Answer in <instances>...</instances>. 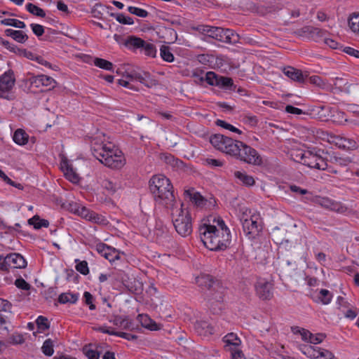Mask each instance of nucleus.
Returning a JSON list of instances; mask_svg holds the SVG:
<instances>
[{"mask_svg":"<svg viewBox=\"0 0 359 359\" xmlns=\"http://www.w3.org/2000/svg\"><path fill=\"white\" fill-rule=\"evenodd\" d=\"M141 48H143L144 54L151 57H155L156 55V49L155 46L151 43H147L144 41V45Z\"/></svg>","mask_w":359,"mask_h":359,"instance_id":"nucleus-45","label":"nucleus"},{"mask_svg":"<svg viewBox=\"0 0 359 359\" xmlns=\"http://www.w3.org/2000/svg\"><path fill=\"white\" fill-rule=\"evenodd\" d=\"M292 330L294 333L299 332L304 341L309 342L310 341L312 333H311L309 330H306L305 329L300 330L298 327L293 328Z\"/></svg>","mask_w":359,"mask_h":359,"instance_id":"nucleus-55","label":"nucleus"},{"mask_svg":"<svg viewBox=\"0 0 359 359\" xmlns=\"http://www.w3.org/2000/svg\"><path fill=\"white\" fill-rule=\"evenodd\" d=\"M233 86V79L229 77H225L222 76H219L218 78V84L217 86L221 88H226L229 89H231V87Z\"/></svg>","mask_w":359,"mask_h":359,"instance_id":"nucleus-44","label":"nucleus"},{"mask_svg":"<svg viewBox=\"0 0 359 359\" xmlns=\"http://www.w3.org/2000/svg\"><path fill=\"white\" fill-rule=\"evenodd\" d=\"M26 9L34 15L41 18H44L46 16V13L42 8L32 3H29L26 5Z\"/></svg>","mask_w":359,"mask_h":359,"instance_id":"nucleus-36","label":"nucleus"},{"mask_svg":"<svg viewBox=\"0 0 359 359\" xmlns=\"http://www.w3.org/2000/svg\"><path fill=\"white\" fill-rule=\"evenodd\" d=\"M234 176L246 186H252L255 184L254 178L245 172H242L241 171H236L234 172Z\"/></svg>","mask_w":359,"mask_h":359,"instance_id":"nucleus-32","label":"nucleus"},{"mask_svg":"<svg viewBox=\"0 0 359 359\" xmlns=\"http://www.w3.org/2000/svg\"><path fill=\"white\" fill-rule=\"evenodd\" d=\"M297 33L301 36L307 37L315 41H319L325 34V31L312 26H304L298 29Z\"/></svg>","mask_w":359,"mask_h":359,"instance_id":"nucleus-15","label":"nucleus"},{"mask_svg":"<svg viewBox=\"0 0 359 359\" xmlns=\"http://www.w3.org/2000/svg\"><path fill=\"white\" fill-rule=\"evenodd\" d=\"M194 328L199 335L208 336L215 332L214 327L206 320H197L194 324Z\"/></svg>","mask_w":359,"mask_h":359,"instance_id":"nucleus-20","label":"nucleus"},{"mask_svg":"<svg viewBox=\"0 0 359 359\" xmlns=\"http://www.w3.org/2000/svg\"><path fill=\"white\" fill-rule=\"evenodd\" d=\"M223 341L226 346H233L231 348H237L241 344V339L238 336L233 333H229L223 337Z\"/></svg>","mask_w":359,"mask_h":359,"instance_id":"nucleus-28","label":"nucleus"},{"mask_svg":"<svg viewBox=\"0 0 359 359\" xmlns=\"http://www.w3.org/2000/svg\"><path fill=\"white\" fill-rule=\"evenodd\" d=\"M257 295L262 300L270 299L273 297V283L264 278L257 279L255 285Z\"/></svg>","mask_w":359,"mask_h":359,"instance_id":"nucleus-12","label":"nucleus"},{"mask_svg":"<svg viewBox=\"0 0 359 359\" xmlns=\"http://www.w3.org/2000/svg\"><path fill=\"white\" fill-rule=\"evenodd\" d=\"M27 266V262L19 253L7 255L4 261L0 263L1 271H8L9 268L24 269Z\"/></svg>","mask_w":359,"mask_h":359,"instance_id":"nucleus-11","label":"nucleus"},{"mask_svg":"<svg viewBox=\"0 0 359 359\" xmlns=\"http://www.w3.org/2000/svg\"><path fill=\"white\" fill-rule=\"evenodd\" d=\"M15 285L21 290H29L31 287V285L26 282L22 278H17L15 281Z\"/></svg>","mask_w":359,"mask_h":359,"instance_id":"nucleus-57","label":"nucleus"},{"mask_svg":"<svg viewBox=\"0 0 359 359\" xmlns=\"http://www.w3.org/2000/svg\"><path fill=\"white\" fill-rule=\"evenodd\" d=\"M325 338V334L318 333L315 335L312 334L309 342L311 344H317L322 342Z\"/></svg>","mask_w":359,"mask_h":359,"instance_id":"nucleus-63","label":"nucleus"},{"mask_svg":"<svg viewBox=\"0 0 359 359\" xmlns=\"http://www.w3.org/2000/svg\"><path fill=\"white\" fill-rule=\"evenodd\" d=\"M182 204L180 208L177 204L170 208L173 226L176 231L182 236L186 237L192 232L191 218L189 212L182 209Z\"/></svg>","mask_w":359,"mask_h":359,"instance_id":"nucleus-5","label":"nucleus"},{"mask_svg":"<svg viewBox=\"0 0 359 359\" xmlns=\"http://www.w3.org/2000/svg\"><path fill=\"white\" fill-rule=\"evenodd\" d=\"M332 297V294L328 290L321 289L318 293L316 302L327 305L331 302Z\"/></svg>","mask_w":359,"mask_h":359,"instance_id":"nucleus-26","label":"nucleus"},{"mask_svg":"<svg viewBox=\"0 0 359 359\" xmlns=\"http://www.w3.org/2000/svg\"><path fill=\"white\" fill-rule=\"evenodd\" d=\"M310 82L323 89L330 90V84L327 83L321 77L312 76L310 77Z\"/></svg>","mask_w":359,"mask_h":359,"instance_id":"nucleus-42","label":"nucleus"},{"mask_svg":"<svg viewBox=\"0 0 359 359\" xmlns=\"http://www.w3.org/2000/svg\"><path fill=\"white\" fill-rule=\"evenodd\" d=\"M94 65L101 69L113 71V64L107 60L96 57L94 60Z\"/></svg>","mask_w":359,"mask_h":359,"instance_id":"nucleus-39","label":"nucleus"},{"mask_svg":"<svg viewBox=\"0 0 359 359\" xmlns=\"http://www.w3.org/2000/svg\"><path fill=\"white\" fill-rule=\"evenodd\" d=\"M95 249L99 254L103 256L110 262L120 259L119 252L116 249L108 246L103 243H99L95 245Z\"/></svg>","mask_w":359,"mask_h":359,"instance_id":"nucleus-17","label":"nucleus"},{"mask_svg":"<svg viewBox=\"0 0 359 359\" xmlns=\"http://www.w3.org/2000/svg\"><path fill=\"white\" fill-rule=\"evenodd\" d=\"M203 163L211 167H221L223 165L222 161L210 158H205L203 160Z\"/></svg>","mask_w":359,"mask_h":359,"instance_id":"nucleus-61","label":"nucleus"},{"mask_svg":"<svg viewBox=\"0 0 359 359\" xmlns=\"http://www.w3.org/2000/svg\"><path fill=\"white\" fill-rule=\"evenodd\" d=\"M126 72V79L129 80H137L145 86L151 88L155 84V80L151 78L150 74L140 69H132L131 71Z\"/></svg>","mask_w":359,"mask_h":359,"instance_id":"nucleus-13","label":"nucleus"},{"mask_svg":"<svg viewBox=\"0 0 359 359\" xmlns=\"http://www.w3.org/2000/svg\"><path fill=\"white\" fill-rule=\"evenodd\" d=\"M79 297L78 293L64 292L60 294L58 302L60 304H76Z\"/></svg>","mask_w":359,"mask_h":359,"instance_id":"nucleus-27","label":"nucleus"},{"mask_svg":"<svg viewBox=\"0 0 359 359\" xmlns=\"http://www.w3.org/2000/svg\"><path fill=\"white\" fill-rule=\"evenodd\" d=\"M15 79L13 72L9 70L0 76V97L11 100V91L14 87Z\"/></svg>","mask_w":359,"mask_h":359,"instance_id":"nucleus-10","label":"nucleus"},{"mask_svg":"<svg viewBox=\"0 0 359 359\" xmlns=\"http://www.w3.org/2000/svg\"><path fill=\"white\" fill-rule=\"evenodd\" d=\"M243 229L249 239L255 238L262 231V222L258 215H252L250 217L243 215L241 218Z\"/></svg>","mask_w":359,"mask_h":359,"instance_id":"nucleus-9","label":"nucleus"},{"mask_svg":"<svg viewBox=\"0 0 359 359\" xmlns=\"http://www.w3.org/2000/svg\"><path fill=\"white\" fill-rule=\"evenodd\" d=\"M330 143L334 144L340 149L353 150L357 149V142L351 138H347L341 135H337L332 133Z\"/></svg>","mask_w":359,"mask_h":359,"instance_id":"nucleus-14","label":"nucleus"},{"mask_svg":"<svg viewBox=\"0 0 359 359\" xmlns=\"http://www.w3.org/2000/svg\"><path fill=\"white\" fill-rule=\"evenodd\" d=\"M285 76L293 81L303 82L304 81V76L301 70L295 69L292 67H287L283 69Z\"/></svg>","mask_w":359,"mask_h":359,"instance_id":"nucleus-22","label":"nucleus"},{"mask_svg":"<svg viewBox=\"0 0 359 359\" xmlns=\"http://www.w3.org/2000/svg\"><path fill=\"white\" fill-rule=\"evenodd\" d=\"M222 39H224L221 41L222 42L233 43L238 41V34H234L233 30L229 29H223V33H222Z\"/></svg>","mask_w":359,"mask_h":359,"instance_id":"nucleus-33","label":"nucleus"},{"mask_svg":"<svg viewBox=\"0 0 359 359\" xmlns=\"http://www.w3.org/2000/svg\"><path fill=\"white\" fill-rule=\"evenodd\" d=\"M77 212L81 217L93 223L98 224H107V221L104 216L99 215L92 210H90L86 207H81L79 208L77 210Z\"/></svg>","mask_w":359,"mask_h":359,"instance_id":"nucleus-16","label":"nucleus"},{"mask_svg":"<svg viewBox=\"0 0 359 359\" xmlns=\"http://www.w3.org/2000/svg\"><path fill=\"white\" fill-rule=\"evenodd\" d=\"M28 223L34 226L36 229H39L41 227L47 228L49 226V222L44 219H40L39 216L34 215L33 217L28 220Z\"/></svg>","mask_w":359,"mask_h":359,"instance_id":"nucleus-31","label":"nucleus"},{"mask_svg":"<svg viewBox=\"0 0 359 359\" xmlns=\"http://www.w3.org/2000/svg\"><path fill=\"white\" fill-rule=\"evenodd\" d=\"M216 124H217V126H220L222 128H224L225 129L229 130L231 132H234V133H236L238 134H241L242 133V131L241 130H239L238 128L234 127L233 126L226 123L224 121L218 119L216 121Z\"/></svg>","mask_w":359,"mask_h":359,"instance_id":"nucleus-50","label":"nucleus"},{"mask_svg":"<svg viewBox=\"0 0 359 359\" xmlns=\"http://www.w3.org/2000/svg\"><path fill=\"white\" fill-rule=\"evenodd\" d=\"M28 81H29L31 86L36 87V88H40V87L43 86V83H42L41 75L32 76L29 79Z\"/></svg>","mask_w":359,"mask_h":359,"instance_id":"nucleus-58","label":"nucleus"},{"mask_svg":"<svg viewBox=\"0 0 359 359\" xmlns=\"http://www.w3.org/2000/svg\"><path fill=\"white\" fill-rule=\"evenodd\" d=\"M37 327L41 331H45L50 327L47 318L40 316L36 320Z\"/></svg>","mask_w":359,"mask_h":359,"instance_id":"nucleus-51","label":"nucleus"},{"mask_svg":"<svg viewBox=\"0 0 359 359\" xmlns=\"http://www.w3.org/2000/svg\"><path fill=\"white\" fill-rule=\"evenodd\" d=\"M330 210L338 213H344L347 211L348 208L341 202L332 201Z\"/></svg>","mask_w":359,"mask_h":359,"instance_id":"nucleus-49","label":"nucleus"},{"mask_svg":"<svg viewBox=\"0 0 359 359\" xmlns=\"http://www.w3.org/2000/svg\"><path fill=\"white\" fill-rule=\"evenodd\" d=\"M43 86L48 87L49 89L53 88L56 85V81L50 76L43 74L41 75Z\"/></svg>","mask_w":359,"mask_h":359,"instance_id":"nucleus-54","label":"nucleus"},{"mask_svg":"<svg viewBox=\"0 0 359 359\" xmlns=\"http://www.w3.org/2000/svg\"><path fill=\"white\" fill-rule=\"evenodd\" d=\"M330 162L332 163L339 165L340 166H346L352 162V160L348 156H341L337 154H332L330 156Z\"/></svg>","mask_w":359,"mask_h":359,"instance_id":"nucleus-30","label":"nucleus"},{"mask_svg":"<svg viewBox=\"0 0 359 359\" xmlns=\"http://www.w3.org/2000/svg\"><path fill=\"white\" fill-rule=\"evenodd\" d=\"M219 75L216 74L214 72H208L205 74V81L210 86H215L218 84Z\"/></svg>","mask_w":359,"mask_h":359,"instance_id":"nucleus-48","label":"nucleus"},{"mask_svg":"<svg viewBox=\"0 0 359 359\" xmlns=\"http://www.w3.org/2000/svg\"><path fill=\"white\" fill-rule=\"evenodd\" d=\"M2 44L8 49L11 52L20 55L22 48H18L17 46L11 43L8 41L2 40Z\"/></svg>","mask_w":359,"mask_h":359,"instance_id":"nucleus-59","label":"nucleus"},{"mask_svg":"<svg viewBox=\"0 0 359 359\" xmlns=\"http://www.w3.org/2000/svg\"><path fill=\"white\" fill-rule=\"evenodd\" d=\"M332 85H330V90L344 92L353 95L352 88L355 83H348L345 78L336 77L332 79Z\"/></svg>","mask_w":359,"mask_h":359,"instance_id":"nucleus-18","label":"nucleus"},{"mask_svg":"<svg viewBox=\"0 0 359 359\" xmlns=\"http://www.w3.org/2000/svg\"><path fill=\"white\" fill-rule=\"evenodd\" d=\"M14 142L18 145H25L28 142L29 135L22 129H17L13 135Z\"/></svg>","mask_w":359,"mask_h":359,"instance_id":"nucleus-24","label":"nucleus"},{"mask_svg":"<svg viewBox=\"0 0 359 359\" xmlns=\"http://www.w3.org/2000/svg\"><path fill=\"white\" fill-rule=\"evenodd\" d=\"M137 319L142 326L151 331H156L161 329V325L157 324L147 314H139Z\"/></svg>","mask_w":359,"mask_h":359,"instance_id":"nucleus-21","label":"nucleus"},{"mask_svg":"<svg viewBox=\"0 0 359 359\" xmlns=\"http://www.w3.org/2000/svg\"><path fill=\"white\" fill-rule=\"evenodd\" d=\"M185 194L189 196L190 200L197 206H203L205 204L204 198L198 192H194V190H187Z\"/></svg>","mask_w":359,"mask_h":359,"instance_id":"nucleus-29","label":"nucleus"},{"mask_svg":"<svg viewBox=\"0 0 359 359\" xmlns=\"http://www.w3.org/2000/svg\"><path fill=\"white\" fill-rule=\"evenodd\" d=\"M93 155L103 165L112 169H121L126 164L123 152L111 143L92 142Z\"/></svg>","mask_w":359,"mask_h":359,"instance_id":"nucleus-2","label":"nucleus"},{"mask_svg":"<svg viewBox=\"0 0 359 359\" xmlns=\"http://www.w3.org/2000/svg\"><path fill=\"white\" fill-rule=\"evenodd\" d=\"M222 33H223V29L217 27H210L209 37L215 39L219 41H223Z\"/></svg>","mask_w":359,"mask_h":359,"instance_id":"nucleus-46","label":"nucleus"},{"mask_svg":"<svg viewBox=\"0 0 359 359\" xmlns=\"http://www.w3.org/2000/svg\"><path fill=\"white\" fill-rule=\"evenodd\" d=\"M236 151L231 154L232 156L236 157L240 161L248 164L254 165H262V158L254 148L238 140L236 141Z\"/></svg>","mask_w":359,"mask_h":359,"instance_id":"nucleus-7","label":"nucleus"},{"mask_svg":"<svg viewBox=\"0 0 359 359\" xmlns=\"http://www.w3.org/2000/svg\"><path fill=\"white\" fill-rule=\"evenodd\" d=\"M30 27H32V29L34 32V34L39 37L41 36L44 33V28L42 25L39 24H34L32 23L30 25Z\"/></svg>","mask_w":359,"mask_h":359,"instance_id":"nucleus-60","label":"nucleus"},{"mask_svg":"<svg viewBox=\"0 0 359 359\" xmlns=\"http://www.w3.org/2000/svg\"><path fill=\"white\" fill-rule=\"evenodd\" d=\"M320 150L316 151H296L294 154H292L294 156V161L302 163L311 168L325 170L327 168V163L325 159L321 156Z\"/></svg>","mask_w":359,"mask_h":359,"instance_id":"nucleus-6","label":"nucleus"},{"mask_svg":"<svg viewBox=\"0 0 359 359\" xmlns=\"http://www.w3.org/2000/svg\"><path fill=\"white\" fill-rule=\"evenodd\" d=\"M232 359H245L244 354L241 350L237 348H231Z\"/></svg>","mask_w":359,"mask_h":359,"instance_id":"nucleus-64","label":"nucleus"},{"mask_svg":"<svg viewBox=\"0 0 359 359\" xmlns=\"http://www.w3.org/2000/svg\"><path fill=\"white\" fill-rule=\"evenodd\" d=\"M196 283L201 287L207 289L205 297L208 301L215 300L217 302L223 301L224 287L221 282L208 274H201L196 279Z\"/></svg>","mask_w":359,"mask_h":359,"instance_id":"nucleus-4","label":"nucleus"},{"mask_svg":"<svg viewBox=\"0 0 359 359\" xmlns=\"http://www.w3.org/2000/svg\"><path fill=\"white\" fill-rule=\"evenodd\" d=\"M198 233L203 245L212 251L224 250L231 242L230 231L219 217L210 216L203 219Z\"/></svg>","mask_w":359,"mask_h":359,"instance_id":"nucleus-1","label":"nucleus"},{"mask_svg":"<svg viewBox=\"0 0 359 359\" xmlns=\"http://www.w3.org/2000/svg\"><path fill=\"white\" fill-rule=\"evenodd\" d=\"M111 16L114 17L116 20L123 25H133L134 20L130 16H126L123 13H111Z\"/></svg>","mask_w":359,"mask_h":359,"instance_id":"nucleus-40","label":"nucleus"},{"mask_svg":"<svg viewBox=\"0 0 359 359\" xmlns=\"http://www.w3.org/2000/svg\"><path fill=\"white\" fill-rule=\"evenodd\" d=\"M43 353L46 356H51L54 353L53 341L50 339H47L41 347Z\"/></svg>","mask_w":359,"mask_h":359,"instance_id":"nucleus-41","label":"nucleus"},{"mask_svg":"<svg viewBox=\"0 0 359 359\" xmlns=\"http://www.w3.org/2000/svg\"><path fill=\"white\" fill-rule=\"evenodd\" d=\"M236 141L220 134L212 135L210 137V142L215 149L230 156L236 151Z\"/></svg>","mask_w":359,"mask_h":359,"instance_id":"nucleus-8","label":"nucleus"},{"mask_svg":"<svg viewBox=\"0 0 359 359\" xmlns=\"http://www.w3.org/2000/svg\"><path fill=\"white\" fill-rule=\"evenodd\" d=\"M160 55L162 59L168 62H171L174 60V55L170 51V47L163 45L160 48Z\"/></svg>","mask_w":359,"mask_h":359,"instance_id":"nucleus-35","label":"nucleus"},{"mask_svg":"<svg viewBox=\"0 0 359 359\" xmlns=\"http://www.w3.org/2000/svg\"><path fill=\"white\" fill-rule=\"evenodd\" d=\"M348 26L353 32L359 33V14H353L349 18Z\"/></svg>","mask_w":359,"mask_h":359,"instance_id":"nucleus-43","label":"nucleus"},{"mask_svg":"<svg viewBox=\"0 0 359 359\" xmlns=\"http://www.w3.org/2000/svg\"><path fill=\"white\" fill-rule=\"evenodd\" d=\"M1 24L6 26H12L17 28L23 29L26 27L24 22L14 18H6L1 21Z\"/></svg>","mask_w":359,"mask_h":359,"instance_id":"nucleus-37","label":"nucleus"},{"mask_svg":"<svg viewBox=\"0 0 359 359\" xmlns=\"http://www.w3.org/2000/svg\"><path fill=\"white\" fill-rule=\"evenodd\" d=\"M61 170L63 171L65 177L72 183H77L79 181L78 174L74 170L73 167L67 160H64L60 163Z\"/></svg>","mask_w":359,"mask_h":359,"instance_id":"nucleus-19","label":"nucleus"},{"mask_svg":"<svg viewBox=\"0 0 359 359\" xmlns=\"http://www.w3.org/2000/svg\"><path fill=\"white\" fill-rule=\"evenodd\" d=\"M0 177L4 180V182L12 187L20 189L22 188L20 184H17L14 181L11 180L1 170H0Z\"/></svg>","mask_w":359,"mask_h":359,"instance_id":"nucleus-56","label":"nucleus"},{"mask_svg":"<svg viewBox=\"0 0 359 359\" xmlns=\"http://www.w3.org/2000/svg\"><path fill=\"white\" fill-rule=\"evenodd\" d=\"M102 187L107 190L109 194H114L118 189V185L107 179H104L101 182Z\"/></svg>","mask_w":359,"mask_h":359,"instance_id":"nucleus-34","label":"nucleus"},{"mask_svg":"<svg viewBox=\"0 0 359 359\" xmlns=\"http://www.w3.org/2000/svg\"><path fill=\"white\" fill-rule=\"evenodd\" d=\"M123 45L128 48H140L144 45V41L142 39L130 36L123 42Z\"/></svg>","mask_w":359,"mask_h":359,"instance_id":"nucleus-25","label":"nucleus"},{"mask_svg":"<svg viewBox=\"0 0 359 359\" xmlns=\"http://www.w3.org/2000/svg\"><path fill=\"white\" fill-rule=\"evenodd\" d=\"M5 34L6 36L12 37L15 41L21 43H24L28 39V36L20 30L7 29L5 30Z\"/></svg>","mask_w":359,"mask_h":359,"instance_id":"nucleus-23","label":"nucleus"},{"mask_svg":"<svg viewBox=\"0 0 359 359\" xmlns=\"http://www.w3.org/2000/svg\"><path fill=\"white\" fill-rule=\"evenodd\" d=\"M128 11L130 13L135 15L140 18H146L149 15V13L146 10L137 7H135V6H129L128 8Z\"/></svg>","mask_w":359,"mask_h":359,"instance_id":"nucleus-52","label":"nucleus"},{"mask_svg":"<svg viewBox=\"0 0 359 359\" xmlns=\"http://www.w3.org/2000/svg\"><path fill=\"white\" fill-rule=\"evenodd\" d=\"M149 189L155 201L167 208L177 204L172 191V185L168 178L163 175H157L149 180Z\"/></svg>","mask_w":359,"mask_h":359,"instance_id":"nucleus-3","label":"nucleus"},{"mask_svg":"<svg viewBox=\"0 0 359 359\" xmlns=\"http://www.w3.org/2000/svg\"><path fill=\"white\" fill-rule=\"evenodd\" d=\"M83 352L88 359H100V353L93 348L92 344L85 346Z\"/></svg>","mask_w":359,"mask_h":359,"instance_id":"nucleus-38","label":"nucleus"},{"mask_svg":"<svg viewBox=\"0 0 359 359\" xmlns=\"http://www.w3.org/2000/svg\"><path fill=\"white\" fill-rule=\"evenodd\" d=\"M332 133H330V132H328L327 130H322V129H319L316 132L317 136L319 138L322 139L324 141H327L328 142H329V141L330 140V137H331Z\"/></svg>","mask_w":359,"mask_h":359,"instance_id":"nucleus-62","label":"nucleus"},{"mask_svg":"<svg viewBox=\"0 0 359 359\" xmlns=\"http://www.w3.org/2000/svg\"><path fill=\"white\" fill-rule=\"evenodd\" d=\"M84 302L86 305H88L90 310H95V305L93 304L94 297L89 292H84L83 293Z\"/></svg>","mask_w":359,"mask_h":359,"instance_id":"nucleus-53","label":"nucleus"},{"mask_svg":"<svg viewBox=\"0 0 359 359\" xmlns=\"http://www.w3.org/2000/svg\"><path fill=\"white\" fill-rule=\"evenodd\" d=\"M75 262H77L76 265V269L77 271L83 275L88 274L89 269L86 261H79V259H76Z\"/></svg>","mask_w":359,"mask_h":359,"instance_id":"nucleus-47","label":"nucleus"}]
</instances>
